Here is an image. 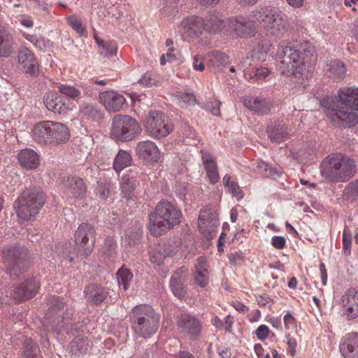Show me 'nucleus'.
Segmentation results:
<instances>
[{"instance_id":"obj_51","label":"nucleus","mask_w":358,"mask_h":358,"mask_svg":"<svg viewBox=\"0 0 358 358\" xmlns=\"http://www.w3.org/2000/svg\"><path fill=\"white\" fill-rule=\"evenodd\" d=\"M345 191L348 197L358 199V179L350 182Z\"/></svg>"},{"instance_id":"obj_40","label":"nucleus","mask_w":358,"mask_h":358,"mask_svg":"<svg viewBox=\"0 0 358 358\" xmlns=\"http://www.w3.org/2000/svg\"><path fill=\"white\" fill-rule=\"evenodd\" d=\"M97 45L100 49V52L105 57H111L116 55L117 45L112 41H104L97 40Z\"/></svg>"},{"instance_id":"obj_24","label":"nucleus","mask_w":358,"mask_h":358,"mask_svg":"<svg viewBox=\"0 0 358 358\" xmlns=\"http://www.w3.org/2000/svg\"><path fill=\"white\" fill-rule=\"evenodd\" d=\"M84 294L87 302L97 306L104 301L108 293L102 286L90 284L85 287Z\"/></svg>"},{"instance_id":"obj_34","label":"nucleus","mask_w":358,"mask_h":358,"mask_svg":"<svg viewBox=\"0 0 358 358\" xmlns=\"http://www.w3.org/2000/svg\"><path fill=\"white\" fill-rule=\"evenodd\" d=\"M202 160L210 182L213 184L216 183L219 180V175L215 160L208 154L202 156Z\"/></svg>"},{"instance_id":"obj_59","label":"nucleus","mask_w":358,"mask_h":358,"mask_svg":"<svg viewBox=\"0 0 358 358\" xmlns=\"http://www.w3.org/2000/svg\"><path fill=\"white\" fill-rule=\"evenodd\" d=\"M193 69L196 71H203L205 69L202 58L199 55H195L193 59Z\"/></svg>"},{"instance_id":"obj_48","label":"nucleus","mask_w":358,"mask_h":358,"mask_svg":"<svg viewBox=\"0 0 358 358\" xmlns=\"http://www.w3.org/2000/svg\"><path fill=\"white\" fill-rule=\"evenodd\" d=\"M31 4L38 14L45 15L48 13V5L45 1L32 0Z\"/></svg>"},{"instance_id":"obj_25","label":"nucleus","mask_w":358,"mask_h":358,"mask_svg":"<svg viewBox=\"0 0 358 358\" xmlns=\"http://www.w3.org/2000/svg\"><path fill=\"white\" fill-rule=\"evenodd\" d=\"M338 97L344 107L352 110H358V88H342L338 92Z\"/></svg>"},{"instance_id":"obj_50","label":"nucleus","mask_w":358,"mask_h":358,"mask_svg":"<svg viewBox=\"0 0 358 358\" xmlns=\"http://www.w3.org/2000/svg\"><path fill=\"white\" fill-rule=\"evenodd\" d=\"M269 73V70L265 67L255 69L250 74V78H255L256 80H264Z\"/></svg>"},{"instance_id":"obj_54","label":"nucleus","mask_w":358,"mask_h":358,"mask_svg":"<svg viewBox=\"0 0 358 358\" xmlns=\"http://www.w3.org/2000/svg\"><path fill=\"white\" fill-rule=\"evenodd\" d=\"M174 48L173 47L169 48V51L166 54L162 55L160 58V63L162 65H164L166 62H171L177 59V57L173 53Z\"/></svg>"},{"instance_id":"obj_14","label":"nucleus","mask_w":358,"mask_h":358,"mask_svg":"<svg viewBox=\"0 0 358 358\" xmlns=\"http://www.w3.org/2000/svg\"><path fill=\"white\" fill-rule=\"evenodd\" d=\"M39 287L40 282L36 278H27L7 291L6 296L17 302L27 301L36 296Z\"/></svg>"},{"instance_id":"obj_3","label":"nucleus","mask_w":358,"mask_h":358,"mask_svg":"<svg viewBox=\"0 0 358 358\" xmlns=\"http://www.w3.org/2000/svg\"><path fill=\"white\" fill-rule=\"evenodd\" d=\"M182 213L172 203L162 201L150 214L148 227L151 234L158 236L180 223Z\"/></svg>"},{"instance_id":"obj_2","label":"nucleus","mask_w":358,"mask_h":358,"mask_svg":"<svg viewBox=\"0 0 358 358\" xmlns=\"http://www.w3.org/2000/svg\"><path fill=\"white\" fill-rule=\"evenodd\" d=\"M320 172L322 177L331 182H344L355 175L356 166L349 157L336 153L328 155L322 161Z\"/></svg>"},{"instance_id":"obj_57","label":"nucleus","mask_w":358,"mask_h":358,"mask_svg":"<svg viewBox=\"0 0 358 358\" xmlns=\"http://www.w3.org/2000/svg\"><path fill=\"white\" fill-rule=\"evenodd\" d=\"M228 188L229 191H230L233 196H236L238 200L243 198V194L237 183L231 182V184Z\"/></svg>"},{"instance_id":"obj_46","label":"nucleus","mask_w":358,"mask_h":358,"mask_svg":"<svg viewBox=\"0 0 358 358\" xmlns=\"http://www.w3.org/2000/svg\"><path fill=\"white\" fill-rule=\"evenodd\" d=\"M59 91L62 94L73 99H76L80 95V92L73 87L62 85L59 86Z\"/></svg>"},{"instance_id":"obj_47","label":"nucleus","mask_w":358,"mask_h":358,"mask_svg":"<svg viewBox=\"0 0 358 358\" xmlns=\"http://www.w3.org/2000/svg\"><path fill=\"white\" fill-rule=\"evenodd\" d=\"M59 254L58 257L59 260L62 262L64 261L66 262L71 263L73 259V255L71 254L67 247H64L62 245L61 247H58Z\"/></svg>"},{"instance_id":"obj_11","label":"nucleus","mask_w":358,"mask_h":358,"mask_svg":"<svg viewBox=\"0 0 358 358\" xmlns=\"http://www.w3.org/2000/svg\"><path fill=\"white\" fill-rule=\"evenodd\" d=\"M96 241V231L93 226L83 222L74 234L75 250L78 257H87L92 252Z\"/></svg>"},{"instance_id":"obj_8","label":"nucleus","mask_w":358,"mask_h":358,"mask_svg":"<svg viewBox=\"0 0 358 358\" xmlns=\"http://www.w3.org/2000/svg\"><path fill=\"white\" fill-rule=\"evenodd\" d=\"M45 203V194L36 187L27 189L17 197L13 205L17 215L24 220L34 217Z\"/></svg>"},{"instance_id":"obj_30","label":"nucleus","mask_w":358,"mask_h":358,"mask_svg":"<svg viewBox=\"0 0 358 358\" xmlns=\"http://www.w3.org/2000/svg\"><path fill=\"white\" fill-rule=\"evenodd\" d=\"M17 158L20 165L26 169H34L39 165V156L31 149L22 150L19 152Z\"/></svg>"},{"instance_id":"obj_27","label":"nucleus","mask_w":358,"mask_h":358,"mask_svg":"<svg viewBox=\"0 0 358 358\" xmlns=\"http://www.w3.org/2000/svg\"><path fill=\"white\" fill-rule=\"evenodd\" d=\"M18 62L27 73L35 75L38 72V65L34 54L27 48L22 49L18 54Z\"/></svg>"},{"instance_id":"obj_35","label":"nucleus","mask_w":358,"mask_h":358,"mask_svg":"<svg viewBox=\"0 0 358 358\" xmlns=\"http://www.w3.org/2000/svg\"><path fill=\"white\" fill-rule=\"evenodd\" d=\"M204 22L206 31L216 33L219 31H222L224 32L223 28L226 21L222 18L220 14H211L204 20Z\"/></svg>"},{"instance_id":"obj_18","label":"nucleus","mask_w":358,"mask_h":358,"mask_svg":"<svg viewBox=\"0 0 358 358\" xmlns=\"http://www.w3.org/2000/svg\"><path fill=\"white\" fill-rule=\"evenodd\" d=\"M62 184L66 192L77 199H83L87 192V187L80 178L68 176L62 179Z\"/></svg>"},{"instance_id":"obj_33","label":"nucleus","mask_w":358,"mask_h":358,"mask_svg":"<svg viewBox=\"0 0 358 358\" xmlns=\"http://www.w3.org/2000/svg\"><path fill=\"white\" fill-rule=\"evenodd\" d=\"M14 51L13 36L3 27H0V56L8 57Z\"/></svg>"},{"instance_id":"obj_58","label":"nucleus","mask_w":358,"mask_h":358,"mask_svg":"<svg viewBox=\"0 0 358 358\" xmlns=\"http://www.w3.org/2000/svg\"><path fill=\"white\" fill-rule=\"evenodd\" d=\"M268 334V328L266 325H260L256 330L257 337L259 340H264L267 338Z\"/></svg>"},{"instance_id":"obj_62","label":"nucleus","mask_w":358,"mask_h":358,"mask_svg":"<svg viewBox=\"0 0 358 358\" xmlns=\"http://www.w3.org/2000/svg\"><path fill=\"white\" fill-rule=\"evenodd\" d=\"M256 168L262 174L266 176L267 174L269 166L264 162L260 161L257 163Z\"/></svg>"},{"instance_id":"obj_22","label":"nucleus","mask_w":358,"mask_h":358,"mask_svg":"<svg viewBox=\"0 0 358 358\" xmlns=\"http://www.w3.org/2000/svg\"><path fill=\"white\" fill-rule=\"evenodd\" d=\"M99 98L106 109L109 112H117L126 101L125 98L114 92L108 91L100 94Z\"/></svg>"},{"instance_id":"obj_37","label":"nucleus","mask_w":358,"mask_h":358,"mask_svg":"<svg viewBox=\"0 0 358 358\" xmlns=\"http://www.w3.org/2000/svg\"><path fill=\"white\" fill-rule=\"evenodd\" d=\"M184 27L190 34L198 36L206 31L204 20L199 17H192L183 22Z\"/></svg>"},{"instance_id":"obj_31","label":"nucleus","mask_w":358,"mask_h":358,"mask_svg":"<svg viewBox=\"0 0 358 358\" xmlns=\"http://www.w3.org/2000/svg\"><path fill=\"white\" fill-rule=\"evenodd\" d=\"M267 133L271 141L280 143L289 138V131L285 124H275L267 127Z\"/></svg>"},{"instance_id":"obj_55","label":"nucleus","mask_w":358,"mask_h":358,"mask_svg":"<svg viewBox=\"0 0 358 358\" xmlns=\"http://www.w3.org/2000/svg\"><path fill=\"white\" fill-rule=\"evenodd\" d=\"M138 83L145 87H151L155 83V79L152 78V73L147 72L139 80Z\"/></svg>"},{"instance_id":"obj_17","label":"nucleus","mask_w":358,"mask_h":358,"mask_svg":"<svg viewBox=\"0 0 358 358\" xmlns=\"http://www.w3.org/2000/svg\"><path fill=\"white\" fill-rule=\"evenodd\" d=\"M137 156L147 164L157 162L160 159V152L156 144L151 141L139 142L136 148Z\"/></svg>"},{"instance_id":"obj_61","label":"nucleus","mask_w":358,"mask_h":358,"mask_svg":"<svg viewBox=\"0 0 358 358\" xmlns=\"http://www.w3.org/2000/svg\"><path fill=\"white\" fill-rule=\"evenodd\" d=\"M180 99L189 105L195 103L196 99L195 96L192 93H184L180 95Z\"/></svg>"},{"instance_id":"obj_43","label":"nucleus","mask_w":358,"mask_h":358,"mask_svg":"<svg viewBox=\"0 0 358 358\" xmlns=\"http://www.w3.org/2000/svg\"><path fill=\"white\" fill-rule=\"evenodd\" d=\"M343 250L345 255H350L352 244V234L348 227H345L343 232Z\"/></svg>"},{"instance_id":"obj_52","label":"nucleus","mask_w":358,"mask_h":358,"mask_svg":"<svg viewBox=\"0 0 358 358\" xmlns=\"http://www.w3.org/2000/svg\"><path fill=\"white\" fill-rule=\"evenodd\" d=\"M194 272H208L206 257H199L194 264Z\"/></svg>"},{"instance_id":"obj_49","label":"nucleus","mask_w":358,"mask_h":358,"mask_svg":"<svg viewBox=\"0 0 358 358\" xmlns=\"http://www.w3.org/2000/svg\"><path fill=\"white\" fill-rule=\"evenodd\" d=\"M80 112L90 118H96L99 116V110L92 105H86L82 107Z\"/></svg>"},{"instance_id":"obj_41","label":"nucleus","mask_w":358,"mask_h":358,"mask_svg":"<svg viewBox=\"0 0 358 358\" xmlns=\"http://www.w3.org/2000/svg\"><path fill=\"white\" fill-rule=\"evenodd\" d=\"M37 346L31 338H27L24 343L22 358H38Z\"/></svg>"},{"instance_id":"obj_15","label":"nucleus","mask_w":358,"mask_h":358,"mask_svg":"<svg viewBox=\"0 0 358 358\" xmlns=\"http://www.w3.org/2000/svg\"><path fill=\"white\" fill-rule=\"evenodd\" d=\"M348 109L344 106L338 108L332 106L326 109L325 113L334 125L348 128L358 124V114L355 112H349Z\"/></svg>"},{"instance_id":"obj_23","label":"nucleus","mask_w":358,"mask_h":358,"mask_svg":"<svg viewBox=\"0 0 358 358\" xmlns=\"http://www.w3.org/2000/svg\"><path fill=\"white\" fill-rule=\"evenodd\" d=\"M340 351L345 358H358V334L346 335L340 344Z\"/></svg>"},{"instance_id":"obj_38","label":"nucleus","mask_w":358,"mask_h":358,"mask_svg":"<svg viewBox=\"0 0 358 358\" xmlns=\"http://www.w3.org/2000/svg\"><path fill=\"white\" fill-rule=\"evenodd\" d=\"M131 161L132 158L129 152L124 150H120L114 159L113 168L115 171L120 172L124 168L130 166Z\"/></svg>"},{"instance_id":"obj_64","label":"nucleus","mask_w":358,"mask_h":358,"mask_svg":"<svg viewBox=\"0 0 358 358\" xmlns=\"http://www.w3.org/2000/svg\"><path fill=\"white\" fill-rule=\"evenodd\" d=\"M233 306L236 310L241 313H245L248 311V308L239 301H236L235 303H234Z\"/></svg>"},{"instance_id":"obj_19","label":"nucleus","mask_w":358,"mask_h":358,"mask_svg":"<svg viewBox=\"0 0 358 358\" xmlns=\"http://www.w3.org/2000/svg\"><path fill=\"white\" fill-rule=\"evenodd\" d=\"M218 225V220L216 215L213 214L210 208L201 210L198 227L199 231L207 238H211L214 227Z\"/></svg>"},{"instance_id":"obj_10","label":"nucleus","mask_w":358,"mask_h":358,"mask_svg":"<svg viewBox=\"0 0 358 358\" xmlns=\"http://www.w3.org/2000/svg\"><path fill=\"white\" fill-rule=\"evenodd\" d=\"M141 131L138 122L126 115H116L113 118L110 135L122 142L133 140Z\"/></svg>"},{"instance_id":"obj_9","label":"nucleus","mask_w":358,"mask_h":358,"mask_svg":"<svg viewBox=\"0 0 358 358\" xmlns=\"http://www.w3.org/2000/svg\"><path fill=\"white\" fill-rule=\"evenodd\" d=\"M255 19L265 29L267 35L282 37L287 31L286 16L276 8H262L254 14Z\"/></svg>"},{"instance_id":"obj_16","label":"nucleus","mask_w":358,"mask_h":358,"mask_svg":"<svg viewBox=\"0 0 358 358\" xmlns=\"http://www.w3.org/2000/svg\"><path fill=\"white\" fill-rule=\"evenodd\" d=\"M177 326L179 332L189 339L194 340L201 331V324L195 317L182 315L178 317Z\"/></svg>"},{"instance_id":"obj_7","label":"nucleus","mask_w":358,"mask_h":358,"mask_svg":"<svg viewBox=\"0 0 358 358\" xmlns=\"http://www.w3.org/2000/svg\"><path fill=\"white\" fill-rule=\"evenodd\" d=\"M2 253L6 272L11 279H19L28 271L29 260L27 248L19 244H13L5 247Z\"/></svg>"},{"instance_id":"obj_1","label":"nucleus","mask_w":358,"mask_h":358,"mask_svg":"<svg viewBox=\"0 0 358 358\" xmlns=\"http://www.w3.org/2000/svg\"><path fill=\"white\" fill-rule=\"evenodd\" d=\"M277 55L280 59L278 70L282 75L293 76L302 80L311 78L317 55L314 46L309 42L281 41L278 44Z\"/></svg>"},{"instance_id":"obj_36","label":"nucleus","mask_w":358,"mask_h":358,"mask_svg":"<svg viewBox=\"0 0 358 358\" xmlns=\"http://www.w3.org/2000/svg\"><path fill=\"white\" fill-rule=\"evenodd\" d=\"M171 252L172 250L170 245L166 244L159 245L155 250H152L150 252V261L154 264L160 265Z\"/></svg>"},{"instance_id":"obj_13","label":"nucleus","mask_w":358,"mask_h":358,"mask_svg":"<svg viewBox=\"0 0 358 358\" xmlns=\"http://www.w3.org/2000/svg\"><path fill=\"white\" fill-rule=\"evenodd\" d=\"M223 29L224 34L232 38H249L256 32L255 22L243 17L227 20Z\"/></svg>"},{"instance_id":"obj_39","label":"nucleus","mask_w":358,"mask_h":358,"mask_svg":"<svg viewBox=\"0 0 358 358\" xmlns=\"http://www.w3.org/2000/svg\"><path fill=\"white\" fill-rule=\"evenodd\" d=\"M119 287L122 288L124 291L128 289L133 280L132 273L127 268L122 266L116 273Z\"/></svg>"},{"instance_id":"obj_42","label":"nucleus","mask_w":358,"mask_h":358,"mask_svg":"<svg viewBox=\"0 0 358 358\" xmlns=\"http://www.w3.org/2000/svg\"><path fill=\"white\" fill-rule=\"evenodd\" d=\"M329 71L335 78L341 79L345 76L346 70L343 62L335 60L331 62Z\"/></svg>"},{"instance_id":"obj_5","label":"nucleus","mask_w":358,"mask_h":358,"mask_svg":"<svg viewBox=\"0 0 358 358\" xmlns=\"http://www.w3.org/2000/svg\"><path fill=\"white\" fill-rule=\"evenodd\" d=\"M48 304L49 308L43 322L45 337L48 331L59 333L64 327H68L73 313V308L59 297H51Z\"/></svg>"},{"instance_id":"obj_26","label":"nucleus","mask_w":358,"mask_h":358,"mask_svg":"<svg viewBox=\"0 0 358 358\" xmlns=\"http://www.w3.org/2000/svg\"><path fill=\"white\" fill-rule=\"evenodd\" d=\"M244 106L259 115L268 114L271 110V104L266 99L259 96H248L243 99Z\"/></svg>"},{"instance_id":"obj_53","label":"nucleus","mask_w":358,"mask_h":358,"mask_svg":"<svg viewBox=\"0 0 358 358\" xmlns=\"http://www.w3.org/2000/svg\"><path fill=\"white\" fill-rule=\"evenodd\" d=\"M96 192L100 198L106 199L110 194V185L108 183H99Z\"/></svg>"},{"instance_id":"obj_63","label":"nucleus","mask_w":358,"mask_h":358,"mask_svg":"<svg viewBox=\"0 0 358 358\" xmlns=\"http://www.w3.org/2000/svg\"><path fill=\"white\" fill-rule=\"evenodd\" d=\"M184 135L190 139H194L195 134L193 129L189 126H185L184 128Z\"/></svg>"},{"instance_id":"obj_21","label":"nucleus","mask_w":358,"mask_h":358,"mask_svg":"<svg viewBox=\"0 0 358 358\" xmlns=\"http://www.w3.org/2000/svg\"><path fill=\"white\" fill-rule=\"evenodd\" d=\"M344 311L349 319L358 317V291L353 287L348 289L341 298Z\"/></svg>"},{"instance_id":"obj_29","label":"nucleus","mask_w":358,"mask_h":358,"mask_svg":"<svg viewBox=\"0 0 358 358\" xmlns=\"http://www.w3.org/2000/svg\"><path fill=\"white\" fill-rule=\"evenodd\" d=\"M44 103L46 108L55 113H64L68 106L62 96H58L55 92H50L44 96Z\"/></svg>"},{"instance_id":"obj_12","label":"nucleus","mask_w":358,"mask_h":358,"mask_svg":"<svg viewBox=\"0 0 358 358\" xmlns=\"http://www.w3.org/2000/svg\"><path fill=\"white\" fill-rule=\"evenodd\" d=\"M145 129L151 136L160 139L173 131L171 122L162 111H150L145 118Z\"/></svg>"},{"instance_id":"obj_20","label":"nucleus","mask_w":358,"mask_h":358,"mask_svg":"<svg viewBox=\"0 0 358 358\" xmlns=\"http://www.w3.org/2000/svg\"><path fill=\"white\" fill-rule=\"evenodd\" d=\"M187 269L184 266L176 270L171 275L170 288L176 297L182 299L186 295L185 283L187 281Z\"/></svg>"},{"instance_id":"obj_4","label":"nucleus","mask_w":358,"mask_h":358,"mask_svg":"<svg viewBox=\"0 0 358 358\" xmlns=\"http://www.w3.org/2000/svg\"><path fill=\"white\" fill-rule=\"evenodd\" d=\"M131 329L139 337L148 338L156 333L159 325V316L149 305L134 306L129 314Z\"/></svg>"},{"instance_id":"obj_28","label":"nucleus","mask_w":358,"mask_h":358,"mask_svg":"<svg viewBox=\"0 0 358 358\" xmlns=\"http://www.w3.org/2000/svg\"><path fill=\"white\" fill-rule=\"evenodd\" d=\"M207 65L211 68L214 73L222 70L229 62V57L220 51H214L206 55Z\"/></svg>"},{"instance_id":"obj_60","label":"nucleus","mask_w":358,"mask_h":358,"mask_svg":"<svg viewBox=\"0 0 358 358\" xmlns=\"http://www.w3.org/2000/svg\"><path fill=\"white\" fill-rule=\"evenodd\" d=\"M206 109L210 111L213 115L219 116L220 115V103L218 102L207 103L206 105Z\"/></svg>"},{"instance_id":"obj_6","label":"nucleus","mask_w":358,"mask_h":358,"mask_svg":"<svg viewBox=\"0 0 358 358\" xmlns=\"http://www.w3.org/2000/svg\"><path fill=\"white\" fill-rule=\"evenodd\" d=\"M32 135L34 139L39 143L57 145L69 141L70 131L61 122L43 121L34 126Z\"/></svg>"},{"instance_id":"obj_44","label":"nucleus","mask_w":358,"mask_h":358,"mask_svg":"<svg viewBox=\"0 0 358 358\" xmlns=\"http://www.w3.org/2000/svg\"><path fill=\"white\" fill-rule=\"evenodd\" d=\"M194 283L200 287H205L209 282L208 272H194Z\"/></svg>"},{"instance_id":"obj_56","label":"nucleus","mask_w":358,"mask_h":358,"mask_svg":"<svg viewBox=\"0 0 358 358\" xmlns=\"http://www.w3.org/2000/svg\"><path fill=\"white\" fill-rule=\"evenodd\" d=\"M285 243L286 241L283 236H274L272 238L271 244L276 249L281 250L284 248Z\"/></svg>"},{"instance_id":"obj_45","label":"nucleus","mask_w":358,"mask_h":358,"mask_svg":"<svg viewBox=\"0 0 358 358\" xmlns=\"http://www.w3.org/2000/svg\"><path fill=\"white\" fill-rule=\"evenodd\" d=\"M68 21L71 27L81 36H87V31L80 20L75 17H70Z\"/></svg>"},{"instance_id":"obj_32","label":"nucleus","mask_w":358,"mask_h":358,"mask_svg":"<svg viewBox=\"0 0 358 358\" xmlns=\"http://www.w3.org/2000/svg\"><path fill=\"white\" fill-rule=\"evenodd\" d=\"M136 180L134 177H129L127 175L123 176L120 183L121 196L127 201H134L135 197V189Z\"/></svg>"}]
</instances>
